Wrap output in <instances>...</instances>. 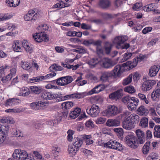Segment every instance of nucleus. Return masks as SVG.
I'll use <instances>...</instances> for the list:
<instances>
[{"instance_id": "42", "label": "nucleus", "mask_w": 160, "mask_h": 160, "mask_svg": "<svg viewBox=\"0 0 160 160\" xmlns=\"http://www.w3.org/2000/svg\"><path fill=\"white\" fill-rule=\"evenodd\" d=\"M98 13L102 16L103 19L105 20H108L110 18V14L103 13L100 12H99Z\"/></svg>"}, {"instance_id": "16", "label": "nucleus", "mask_w": 160, "mask_h": 160, "mask_svg": "<svg viewBox=\"0 0 160 160\" xmlns=\"http://www.w3.org/2000/svg\"><path fill=\"white\" fill-rule=\"evenodd\" d=\"M160 68L158 65L152 66L149 69L148 75L150 77H154L156 75Z\"/></svg>"}, {"instance_id": "61", "label": "nucleus", "mask_w": 160, "mask_h": 160, "mask_svg": "<svg viewBox=\"0 0 160 160\" xmlns=\"http://www.w3.org/2000/svg\"><path fill=\"white\" fill-rule=\"evenodd\" d=\"M81 28L83 29L89 30L92 27L91 25L82 23L81 25Z\"/></svg>"}, {"instance_id": "6", "label": "nucleus", "mask_w": 160, "mask_h": 160, "mask_svg": "<svg viewBox=\"0 0 160 160\" xmlns=\"http://www.w3.org/2000/svg\"><path fill=\"white\" fill-rule=\"evenodd\" d=\"M4 125H0V140L1 142H3L8 136V130L10 127L7 124Z\"/></svg>"}, {"instance_id": "34", "label": "nucleus", "mask_w": 160, "mask_h": 160, "mask_svg": "<svg viewBox=\"0 0 160 160\" xmlns=\"http://www.w3.org/2000/svg\"><path fill=\"white\" fill-rule=\"evenodd\" d=\"M150 142H147L143 147L142 150L144 154H147L149 150V145Z\"/></svg>"}, {"instance_id": "38", "label": "nucleus", "mask_w": 160, "mask_h": 160, "mask_svg": "<svg viewBox=\"0 0 160 160\" xmlns=\"http://www.w3.org/2000/svg\"><path fill=\"white\" fill-rule=\"evenodd\" d=\"M101 85H102V84L98 85L89 92H87V95H91L94 93H98V90H96V89H98Z\"/></svg>"}, {"instance_id": "59", "label": "nucleus", "mask_w": 160, "mask_h": 160, "mask_svg": "<svg viewBox=\"0 0 160 160\" xmlns=\"http://www.w3.org/2000/svg\"><path fill=\"white\" fill-rule=\"evenodd\" d=\"M81 152H83L86 156H89L91 155L92 152L90 150L86 149H83Z\"/></svg>"}, {"instance_id": "52", "label": "nucleus", "mask_w": 160, "mask_h": 160, "mask_svg": "<svg viewBox=\"0 0 160 160\" xmlns=\"http://www.w3.org/2000/svg\"><path fill=\"white\" fill-rule=\"evenodd\" d=\"M13 134L17 137L23 136V134L22 132L18 129H16L15 130V131L13 132Z\"/></svg>"}, {"instance_id": "47", "label": "nucleus", "mask_w": 160, "mask_h": 160, "mask_svg": "<svg viewBox=\"0 0 160 160\" xmlns=\"http://www.w3.org/2000/svg\"><path fill=\"white\" fill-rule=\"evenodd\" d=\"M123 3V0H115L114 4L115 8H118L119 7H121Z\"/></svg>"}, {"instance_id": "10", "label": "nucleus", "mask_w": 160, "mask_h": 160, "mask_svg": "<svg viewBox=\"0 0 160 160\" xmlns=\"http://www.w3.org/2000/svg\"><path fill=\"white\" fill-rule=\"evenodd\" d=\"M29 90L31 91L32 94L38 95L41 94H42L44 91V87L42 86H32L29 88Z\"/></svg>"}, {"instance_id": "22", "label": "nucleus", "mask_w": 160, "mask_h": 160, "mask_svg": "<svg viewBox=\"0 0 160 160\" xmlns=\"http://www.w3.org/2000/svg\"><path fill=\"white\" fill-rule=\"evenodd\" d=\"M98 5L102 9H106L110 6V1L109 0H99Z\"/></svg>"}, {"instance_id": "7", "label": "nucleus", "mask_w": 160, "mask_h": 160, "mask_svg": "<svg viewBox=\"0 0 160 160\" xmlns=\"http://www.w3.org/2000/svg\"><path fill=\"white\" fill-rule=\"evenodd\" d=\"M73 80L71 76H67L58 78L57 85L58 86H66L71 83Z\"/></svg>"}, {"instance_id": "20", "label": "nucleus", "mask_w": 160, "mask_h": 160, "mask_svg": "<svg viewBox=\"0 0 160 160\" xmlns=\"http://www.w3.org/2000/svg\"><path fill=\"white\" fill-rule=\"evenodd\" d=\"M83 140L81 138L74 137L73 139V145L74 148H77V149L79 150L83 142Z\"/></svg>"}, {"instance_id": "39", "label": "nucleus", "mask_w": 160, "mask_h": 160, "mask_svg": "<svg viewBox=\"0 0 160 160\" xmlns=\"http://www.w3.org/2000/svg\"><path fill=\"white\" fill-rule=\"evenodd\" d=\"M127 103V106L129 110H135L136 109L137 105L132 102H128Z\"/></svg>"}, {"instance_id": "33", "label": "nucleus", "mask_w": 160, "mask_h": 160, "mask_svg": "<svg viewBox=\"0 0 160 160\" xmlns=\"http://www.w3.org/2000/svg\"><path fill=\"white\" fill-rule=\"evenodd\" d=\"M57 95H58L57 97V102H59L69 99L68 95L62 96V94L61 93L57 94Z\"/></svg>"}, {"instance_id": "54", "label": "nucleus", "mask_w": 160, "mask_h": 160, "mask_svg": "<svg viewBox=\"0 0 160 160\" xmlns=\"http://www.w3.org/2000/svg\"><path fill=\"white\" fill-rule=\"evenodd\" d=\"M138 96L141 100H144L146 104H148V101L147 99L145 96L144 94L139 93L138 94Z\"/></svg>"}, {"instance_id": "25", "label": "nucleus", "mask_w": 160, "mask_h": 160, "mask_svg": "<svg viewBox=\"0 0 160 160\" xmlns=\"http://www.w3.org/2000/svg\"><path fill=\"white\" fill-rule=\"evenodd\" d=\"M21 42L19 41H16L13 43L12 47L13 51L16 52H21L22 49L20 46Z\"/></svg>"}, {"instance_id": "35", "label": "nucleus", "mask_w": 160, "mask_h": 160, "mask_svg": "<svg viewBox=\"0 0 160 160\" xmlns=\"http://www.w3.org/2000/svg\"><path fill=\"white\" fill-rule=\"evenodd\" d=\"M91 137V135H83L82 138L84 140H86V143L87 145H89L93 143V141L92 140L90 139Z\"/></svg>"}, {"instance_id": "50", "label": "nucleus", "mask_w": 160, "mask_h": 160, "mask_svg": "<svg viewBox=\"0 0 160 160\" xmlns=\"http://www.w3.org/2000/svg\"><path fill=\"white\" fill-rule=\"evenodd\" d=\"M42 76H38L35 77V78H33L31 79H29V82L33 83L37 82H39L42 80Z\"/></svg>"}, {"instance_id": "8", "label": "nucleus", "mask_w": 160, "mask_h": 160, "mask_svg": "<svg viewBox=\"0 0 160 160\" xmlns=\"http://www.w3.org/2000/svg\"><path fill=\"white\" fill-rule=\"evenodd\" d=\"M143 79H145L143 84L142 85V90L144 91H147L150 90L152 88V86L156 83V81L153 80H147V78H143Z\"/></svg>"}, {"instance_id": "31", "label": "nucleus", "mask_w": 160, "mask_h": 160, "mask_svg": "<svg viewBox=\"0 0 160 160\" xmlns=\"http://www.w3.org/2000/svg\"><path fill=\"white\" fill-rule=\"evenodd\" d=\"M139 126L142 128L147 127L148 126V119L146 117L142 118L140 121Z\"/></svg>"}, {"instance_id": "14", "label": "nucleus", "mask_w": 160, "mask_h": 160, "mask_svg": "<svg viewBox=\"0 0 160 160\" xmlns=\"http://www.w3.org/2000/svg\"><path fill=\"white\" fill-rule=\"evenodd\" d=\"M46 104L45 102H42V100H40L31 103L30 107L32 109L39 110L42 109V108L46 106Z\"/></svg>"}, {"instance_id": "37", "label": "nucleus", "mask_w": 160, "mask_h": 160, "mask_svg": "<svg viewBox=\"0 0 160 160\" xmlns=\"http://www.w3.org/2000/svg\"><path fill=\"white\" fill-rule=\"evenodd\" d=\"M124 91L125 92L129 93H133L135 92L134 88L132 86L129 85L125 87L124 88Z\"/></svg>"}, {"instance_id": "13", "label": "nucleus", "mask_w": 160, "mask_h": 160, "mask_svg": "<svg viewBox=\"0 0 160 160\" xmlns=\"http://www.w3.org/2000/svg\"><path fill=\"white\" fill-rule=\"evenodd\" d=\"M57 94H53L52 92H48L44 89V91L41 95V97L44 99L46 100H51L55 99L56 101Z\"/></svg>"}, {"instance_id": "21", "label": "nucleus", "mask_w": 160, "mask_h": 160, "mask_svg": "<svg viewBox=\"0 0 160 160\" xmlns=\"http://www.w3.org/2000/svg\"><path fill=\"white\" fill-rule=\"evenodd\" d=\"M81 112V108L77 107L73 110L71 111L69 113V117L72 119H75L79 115Z\"/></svg>"}, {"instance_id": "24", "label": "nucleus", "mask_w": 160, "mask_h": 160, "mask_svg": "<svg viewBox=\"0 0 160 160\" xmlns=\"http://www.w3.org/2000/svg\"><path fill=\"white\" fill-rule=\"evenodd\" d=\"M33 158L29 156L27 152L24 150H22V152L20 155V157H19V160H25L28 159L29 160H32Z\"/></svg>"}, {"instance_id": "27", "label": "nucleus", "mask_w": 160, "mask_h": 160, "mask_svg": "<svg viewBox=\"0 0 160 160\" xmlns=\"http://www.w3.org/2000/svg\"><path fill=\"white\" fill-rule=\"evenodd\" d=\"M121 112L120 108L114 105H111V116H114Z\"/></svg>"}, {"instance_id": "63", "label": "nucleus", "mask_w": 160, "mask_h": 160, "mask_svg": "<svg viewBox=\"0 0 160 160\" xmlns=\"http://www.w3.org/2000/svg\"><path fill=\"white\" fill-rule=\"evenodd\" d=\"M5 111L6 112H19V108H9L6 109Z\"/></svg>"}, {"instance_id": "23", "label": "nucleus", "mask_w": 160, "mask_h": 160, "mask_svg": "<svg viewBox=\"0 0 160 160\" xmlns=\"http://www.w3.org/2000/svg\"><path fill=\"white\" fill-rule=\"evenodd\" d=\"M99 64L102 67L105 68H108L110 67V59L105 58L103 59L100 60Z\"/></svg>"}, {"instance_id": "11", "label": "nucleus", "mask_w": 160, "mask_h": 160, "mask_svg": "<svg viewBox=\"0 0 160 160\" xmlns=\"http://www.w3.org/2000/svg\"><path fill=\"white\" fill-rule=\"evenodd\" d=\"M135 133L137 137V138H136L137 144H138L144 143L145 141L144 132L138 129L136 131Z\"/></svg>"}, {"instance_id": "60", "label": "nucleus", "mask_w": 160, "mask_h": 160, "mask_svg": "<svg viewBox=\"0 0 160 160\" xmlns=\"http://www.w3.org/2000/svg\"><path fill=\"white\" fill-rule=\"evenodd\" d=\"M91 100H94L97 102L100 101L101 100V97L99 95L92 96L90 98Z\"/></svg>"}, {"instance_id": "55", "label": "nucleus", "mask_w": 160, "mask_h": 160, "mask_svg": "<svg viewBox=\"0 0 160 160\" xmlns=\"http://www.w3.org/2000/svg\"><path fill=\"white\" fill-rule=\"evenodd\" d=\"M85 126L88 128H94V124L92 121L89 120L85 123Z\"/></svg>"}, {"instance_id": "9", "label": "nucleus", "mask_w": 160, "mask_h": 160, "mask_svg": "<svg viewBox=\"0 0 160 160\" xmlns=\"http://www.w3.org/2000/svg\"><path fill=\"white\" fill-rule=\"evenodd\" d=\"M33 37L34 40L38 42H41L43 41L47 42L49 40L47 34L42 33H36L33 35Z\"/></svg>"}, {"instance_id": "26", "label": "nucleus", "mask_w": 160, "mask_h": 160, "mask_svg": "<svg viewBox=\"0 0 160 160\" xmlns=\"http://www.w3.org/2000/svg\"><path fill=\"white\" fill-rule=\"evenodd\" d=\"M73 102L72 101H67L63 102L61 105V107L63 110H68L73 106Z\"/></svg>"}, {"instance_id": "48", "label": "nucleus", "mask_w": 160, "mask_h": 160, "mask_svg": "<svg viewBox=\"0 0 160 160\" xmlns=\"http://www.w3.org/2000/svg\"><path fill=\"white\" fill-rule=\"evenodd\" d=\"M120 125V122L116 119H111V127L117 126Z\"/></svg>"}, {"instance_id": "46", "label": "nucleus", "mask_w": 160, "mask_h": 160, "mask_svg": "<svg viewBox=\"0 0 160 160\" xmlns=\"http://www.w3.org/2000/svg\"><path fill=\"white\" fill-rule=\"evenodd\" d=\"M21 66L23 69L26 70H28L31 68V67L29 65V63L27 62H24L23 61L21 62Z\"/></svg>"}, {"instance_id": "43", "label": "nucleus", "mask_w": 160, "mask_h": 160, "mask_svg": "<svg viewBox=\"0 0 160 160\" xmlns=\"http://www.w3.org/2000/svg\"><path fill=\"white\" fill-rule=\"evenodd\" d=\"M104 48L106 54H109L110 53V43L108 42H106Z\"/></svg>"}, {"instance_id": "28", "label": "nucleus", "mask_w": 160, "mask_h": 160, "mask_svg": "<svg viewBox=\"0 0 160 160\" xmlns=\"http://www.w3.org/2000/svg\"><path fill=\"white\" fill-rule=\"evenodd\" d=\"M111 129L116 133L118 137L121 138H123V131L122 128H111Z\"/></svg>"}, {"instance_id": "41", "label": "nucleus", "mask_w": 160, "mask_h": 160, "mask_svg": "<svg viewBox=\"0 0 160 160\" xmlns=\"http://www.w3.org/2000/svg\"><path fill=\"white\" fill-rule=\"evenodd\" d=\"M142 7V3L141 2H137L134 4L132 9L134 11H138L141 9V8Z\"/></svg>"}, {"instance_id": "18", "label": "nucleus", "mask_w": 160, "mask_h": 160, "mask_svg": "<svg viewBox=\"0 0 160 160\" xmlns=\"http://www.w3.org/2000/svg\"><path fill=\"white\" fill-rule=\"evenodd\" d=\"M137 114L142 116H147L149 113V111L143 105H141L137 109Z\"/></svg>"}, {"instance_id": "2", "label": "nucleus", "mask_w": 160, "mask_h": 160, "mask_svg": "<svg viewBox=\"0 0 160 160\" xmlns=\"http://www.w3.org/2000/svg\"><path fill=\"white\" fill-rule=\"evenodd\" d=\"M139 121V117L135 114H132L130 116L125 117L122 120L123 128L126 130H130L134 128V124Z\"/></svg>"}, {"instance_id": "3", "label": "nucleus", "mask_w": 160, "mask_h": 160, "mask_svg": "<svg viewBox=\"0 0 160 160\" xmlns=\"http://www.w3.org/2000/svg\"><path fill=\"white\" fill-rule=\"evenodd\" d=\"M128 39V37L126 35L119 36L116 37L113 41L116 44V47L118 49H127L130 47L128 43H124Z\"/></svg>"}, {"instance_id": "17", "label": "nucleus", "mask_w": 160, "mask_h": 160, "mask_svg": "<svg viewBox=\"0 0 160 160\" xmlns=\"http://www.w3.org/2000/svg\"><path fill=\"white\" fill-rule=\"evenodd\" d=\"M111 148L121 151L123 150L122 145L116 140L111 139Z\"/></svg>"}, {"instance_id": "58", "label": "nucleus", "mask_w": 160, "mask_h": 160, "mask_svg": "<svg viewBox=\"0 0 160 160\" xmlns=\"http://www.w3.org/2000/svg\"><path fill=\"white\" fill-rule=\"evenodd\" d=\"M106 120V118H103L100 117L98 118L96 121V123L97 124H102L105 122Z\"/></svg>"}, {"instance_id": "29", "label": "nucleus", "mask_w": 160, "mask_h": 160, "mask_svg": "<svg viewBox=\"0 0 160 160\" xmlns=\"http://www.w3.org/2000/svg\"><path fill=\"white\" fill-rule=\"evenodd\" d=\"M100 62V60H98V58H94L89 60L88 63L89 65L91 66V68H93L95 67L96 65L97 64H99Z\"/></svg>"}, {"instance_id": "51", "label": "nucleus", "mask_w": 160, "mask_h": 160, "mask_svg": "<svg viewBox=\"0 0 160 160\" xmlns=\"http://www.w3.org/2000/svg\"><path fill=\"white\" fill-rule=\"evenodd\" d=\"M92 23H94L97 25H99L102 23V21L101 19H96L93 20L92 19H90L88 20Z\"/></svg>"}, {"instance_id": "57", "label": "nucleus", "mask_w": 160, "mask_h": 160, "mask_svg": "<svg viewBox=\"0 0 160 160\" xmlns=\"http://www.w3.org/2000/svg\"><path fill=\"white\" fill-rule=\"evenodd\" d=\"M109 76L105 73H103L101 76L100 79L102 82H105L108 78Z\"/></svg>"}, {"instance_id": "32", "label": "nucleus", "mask_w": 160, "mask_h": 160, "mask_svg": "<svg viewBox=\"0 0 160 160\" xmlns=\"http://www.w3.org/2000/svg\"><path fill=\"white\" fill-rule=\"evenodd\" d=\"M75 148H74L73 145L68 146V151L69 154H71L72 156H75L77 152L79 150L77 149V148H76V149Z\"/></svg>"}, {"instance_id": "1", "label": "nucleus", "mask_w": 160, "mask_h": 160, "mask_svg": "<svg viewBox=\"0 0 160 160\" xmlns=\"http://www.w3.org/2000/svg\"><path fill=\"white\" fill-rule=\"evenodd\" d=\"M138 61L135 59H133L132 62L128 61L122 64L117 65L111 72V78L112 76L116 78L119 77L121 73L126 70H129L135 67L137 65Z\"/></svg>"}, {"instance_id": "44", "label": "nucleus", "mask_w": 160, "mask_h": 160, "mask_svg": "<svg viewBox=\"0 0 160 160\" xmlns=\"http://www.w3.org/2000/svg\"><path fill=\"white\" fill-rule=\"evenodd\" d=\"M102 116H106L109 118L110 117V105L108 106V108L102 112Z\"/></svg>"}, {"instance_id": "62", "label": "nucleus", "mask_w": 160, "mask_h": 160, "mask_svg": "<svg viewBox=\"0 0 160 160\" xmlns=\"http://www.w3.org/2000/svg\"><path fill=\"white\" fill-rule=\"evenodd\" d=\"M152 28L151 27H146L144 28L142 31V33L144 34H146L151 31Z\"/></svg>"}, {"instance_id": "15", "label": "nucleus", "mask_w": 160, "mask_h": 160, "mask_svg": "<svg viewBox=\"0 0 160 160\" xmlns=\"http://www.w3.org/2000/svg\"><path fill=\"white\" fill-rule=\"evenodd\" d=\"M123 95V90L122 89L118 90L111 93V99L117 100L122 98Z\"/></svg>"}, {"instance_id": "12", "label": "nucleus", "mask_w": 160, "mask_h": 160, "mask_svg": "<svg viewBox=\"0 0 160 160\" xmlns=\"http://www.w3.org/2000/svg\"><path fill=\"white\" fill-rule=\"evenodd\" d=\"M102 41L100 40L95 41L92 39L88 40H84L82 44L87 47H88L91 45L97 46H101Z\"/></svg>"}, {"instance_id": "53", "label": "nucleus", "mask_w": 160, "mask_h": 160, "mask_svg": "<svg viewBox=\"0 0 160 160\" xmlns=\"http://www.w3.org/2000/svg\"><path fill=\"white\" fill-rule=\"evenodd\" d=\"M25 47V49L26 51L29 53H32L33 52V45L32 44L29 45V44L28 45H26V47Z\"/></svg>"}, {"instance_id": "36", "label": "nucleus", "mask_w": 160, "mask_h": 160, "mask_svg": "<svg viewBox=\"0 0 160 160\" xmlns=\"http://www.w3.org/2000/svg\"><path fill=\"white\" fill-rule=\"evenodd\" d=\"M132 74H130L127 78L124 79L123 81L122 84L123 85L128 84L131 82L132 80Z\"/></svg>"}, {"instance_id": "56", "label": "nucleus", "mask_w": 160, "mask_h": 160, "mask_svg": "<svg viewBox=\"0 0 160 160\" xmlns=\"http://www.w3.org/2000/svg\"><path fill=\"white\" fill-rule=\"evenodd\" d=\"M12 99L10 98L7 99L5 102V105L6 107L12 106L13 102L12 101Z\"/></svg>"}, {"instance_id": "49", "label": "nucleus", "mask_w": 160, "mask_h": 160, "mask_svg": "<svg viewBox=\"0 0 160 160\" xmlns=\"http://www.w3.org/2000/svg\"><path fill=\"white\" fill-rule=\"evenodd\" d=\"M151 97L153 101L157 102L159 100L160 96L153 92L151 94Z\"/></svg>"}, {"instance_id": "64", "label": "nucleus", "mask_w": 160, "mask_h": 160, "mask_svg": "<svg viewBox=\"0 0 160 160\" xmlns=\"http://www.w3.org/2000/svg\"><path fill=\"white\" fill-rule=\"evenodd\" d=\"M147 140H150L152 137V132L150 130H147L146 133Z\"/></svg>"}, {"instance_id": "30", "label": "nucleus", "mask_w": 160, "mask_h": 160, "mask_svg": "<svg viewBox=\"0 0 160 160\" xmlns=\"http://www.w3.org/2000/svg\"><path fill=\"white\" fill-rule=\"evenodd\" d=\"M92 109L93 113L92 114V117H96L99 113L100 108L98 106L93 104L92 106Z\"/></svg>"}, {"instance_id": "19", "label": "nucleus", "mask_w": 160, "mask_h": 160, "mask_svg": "<svg viewBox=\"0 0 160 160\" xmlns=\"http://www.w3.org/2000/svg\"><path fill=\"white\" fill-rule=\"evenodd\" d=\"M122 102L124 103H126L128 102L132 101L133 103L135 104L137 106L139 102V100L134 97H130L129 96H127L123 98L122 99Z\"/></svg>"}, {"instance_id": "45", "label": "nucleus", "mask_w": 160, "mask_h": 160, "mask_svg": "<svg viewBox=\"0 0 160 160\" xmlns=\"http://www.w3.org/2000/svg\"><path fill=\"white\" fill-rule=\"evenodd\" d=\"M57 1L58 2L54 4L52 6V8H63L62 7V5L63 1H62V0H57Z\"/></svg>"}, {"instance_id": "40", "label": "nucleus", "mask_w": 160, "mask_h": 160, "mask_svg": "<svg viewBox=\"0 0 160 160\" xmlns=\"http://www.w3.org/2000/svg\"><path fill=\"white\" fill-rule=\"evenodd\" d=\"M74 131L69 129L67 132L68 134L67 139L69 142H71L72 140L73 137L72 135L74 133Z\"/></svg>"}, {"instance_id": "5", "label": "nucleus", "mask_w": 160, "mask_h": 160, "mask_svg": "<svg viewBox=\"0 0 160 160\" xmlns=\"http://www.w3.org/2000/svg\"><path fill=\"white\" fill-rule=\"evenodd\" d=\"M125 140L128 145L133 148H136L138 147L136 138L133 133L130 132L125 138Z\"/></svg>"}, {"instance_id": "4", "label": "nucleus", "mask_w": 160, "mask_h": 160, "mask_svg": "<svg viewBox=\"0 0 160 160\" xmlns=\"http://www.w3.org/2000/svg\"><path fill=\"white\" fill-rule=\"evenodd\" d=\"M39 12H40L36 8L31 9L24 15V18L25 21L34 22L40 17Z\"/></svg>"}]
</instances>
